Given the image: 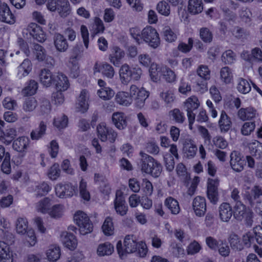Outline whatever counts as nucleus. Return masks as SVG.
Segmentation results:
<instances>
[{
  "label": "nucleus",
  "mask_w": 262,
  "mask_h": 262,
  "mask_svg": "<svg viewBox=\"0 0 262 262\" xmlns=\"http://www.w3.org/2000/svg\"><path fill=\"white\" fill-rule=\"evenodd\" d=\"M139 155L140 158L138 165L141 171L155 178L158 177L162 170L161 164L153 157L143 151H140Z\"/></svg>",
  "instance_id": "f257e3e1"
},
{
  "label": "nucleus",
  "mask_w": 262,
  "mask_h": 262,
  "mask_svg": "<svg viewBox=\"0 0 262 262\" xmlns=\"http://www.w3.org/2000/svg\"><path fill=\"white\" fill-rule=\"evenodd\" d=\"M121 83L127 84L131 80H139L142 74V70L138 67H130L128 64H122L119 72Z\"/></svg>",
  "instance_id": "f03ea898"
},
{
  "label": "nucleus",
  "mask_w": 262,
  "mask_h": 262,
  "mask_svg": "<svg viewBox=\"0 0 262 262\" xmlns=\"http://www.w3.org/2000/svg\"><path fill=\"white\" fill-rule=\"evenodd\" d=\"M138 243L136 237L133 234L125 236L123 246L122 242H118L116 246L117 250L119 256L122 259L127 254L135 252L137 249Z\"/></svg>",
  "instance_id": "7ed1b4c3"
},
{
  "label": "nucleus",
  "mask_w": 262,
  "mask_h": 262,
  "mask_svg": "<svg viewBox=\"0 0 262 262\" xmlns=\"http://www.w3.org/2000/svg\"><path fill=\"white\" fill-rule=\"evenodd\" d=\"M74 220L79 227V230L81 234L85 235L92 231L93 224L87 214L83 211H77L74 214Z\"/></svg>",
  "instance_id": "20e7f679"
},
{
  "label": "nucleus",
  "mask_w": 262,
  "mask_h": 262,
  "mask_svg": "<svg viewBox=\"0 0 262 262\" xmlns=\"http://www.w3.org/2000/svg\"><path fill=\"white\" fill-rule=\"evenodd\" d=\"M142 42L147 43L150 47L155 49L160 45V38L156 30L151 26H147L141 31Z\"/></svg>",
  "instance_id": "39448f33"
},
{
  "label": "nucleus",
  "mask_w": 262,
  "mask_h": 262,
  "mask_svg": "<svg viewBox=\"0 0 262 262\" xmlns=\"http://www.w3.org/2000/svg\"><path fill=\"white\" fill-rule=\"evenodd\" d=\"M132 99L135 100V106L142 108L145 104V100L148 97L149 94L144 88L139 89L135 85H132L129 89Z\"/></svg>",
  "instance_id": "423d86ee"
},
{
  "label": "nucleus",
  "mask_w": 262,
  "mask_h": 262,
  "mask_svg": "<svg viewBox=\"0 0 262 262\" xmlns=\"http://www.w3.org/2000/svg\"><path fill=\"white\" fill-rule=\"evenodd\" d=\"M97 136L102 142L108 140L114 143L117 137V133L112 128L106 126L104 123L99 124L97 127Z\"/></svg>",
  "instance_id": "0eeeda50"
},
{
  "label": "nucleus",
  "mask_w": 262,
  "mask_h": 262,
  "mask_svg": "<svg viewBox=\"0 0 262 262\" xmlns=\"http://www.w3.org/2000/svg\"><path fill=\"white\" fill-rule=\"evenodd\" d=\"M260 228V226L255 227L253 228V232H248L243 235V242L245 246L250 247L252 244L255 245V241L259 245H262V234L257 232Z\"/></svg>",
  "instance_id": "6e6552de"
},
{
  "label": "nucleus",
  "mask_w": 262,
  "mask_h": 262,
  "mask_svg": "<svg viewBox=\"0 0 262 262\" xmlns=\"http://www.w3.org/2000/svg\"><path fill=\"white\" fill-rule=\"evenodd\" d=\"M218 179H208L207 182V197L210 202L215 204L219 201Z\"/></svg>",
  "instance_id": "1a4fd4ad"
},
{
  "label": "nucleus",
  "mask_w": 262,
  "mask_h": 262,
  "mask_svg": "<svg viewBox=\"0 0 262 262\" xmlns=\"http://www.w3.org/2000/svg\"><path fill=\"white\" fill-rule=\"evenodd\" d=\"M230 157V164L232 169L235 172L242 171L246 165V162L241 154L237 151H233Z\"/></svg>",
  "instance_id": "9d476101"
},
{
  "label": "nucleus",
  "mask_w": 262,
  "mask_h": 262,
  "mask_svg": "<svg viewBox=\"0 0 262 262\" xmlns=\"http://www.w3.org/2000/svg\"><path fill=\"white\" fill-rule=\"evenodd\" d=\"M114 203L115 210L118 214L121 216H124L126 214L128 206L121 191H117Z\"/></svg>",
  "instance_id": "9b49d317"
},
{
  "label": "nucleus",
  "mask_w": 262,
  "mask_h": 262,
  "mask_svg": "<svg viewBox=\"0 0 262 262\" xmlns=\"http://www.w3.org/2000/svg\"><path fill=\"white\" fill-rule=\"evenodd\" d=\"M192 208L197 216L201 217L205 215L206 211V201L204 197L196 196L192 202Z\"/></svg>",
  "instance_id": "f8f14e48"
},
{
  "label": "nucleus",
  "mask_w": 262,
  "mask_h": 262,
  "mask_svg": "<svg viewBox=\"0 0 262 262\" xmlns=\"http://www.w3.org/2000/svg\"><path fill=\"white\" fill-rule=\"evenodd\" d=\"M30 35L37 41L43 42L46 39V34L41 27L35 23H31L27 28Z\"/></svg>",
  "instance_id": "ddd939ff"
},
{
  "label": "nucleus",
  "mask_w": 262,
  "mask_h": 262,
  "mask_svg": "<svg viewBox=\"0 0 262 262\" xmlns=\"http://www.w3.org/2000/svg\"><path fill=\"white\" fill-rule=\"evenodd\" d=\"M219 217L221 221L228 223L233 216V209L228 203H222L219 206Z\"/></svg>",
  "instance_id": "4468645a"
},
{
  "label": "nucleus",
  "mask_w": 262,
  "mask_h": 262,
  "mask_svg": "<svg viewBox=\"0 0 262 262\" xmlns=\"http://www.w3.org/2000/svg\"><path fill=\"white\" fill-rule=\"evenodd\" d=\"M56 195L60 198L70 197L73 195L75 187L71 184L62 185L59 184L55 187Z\"/></svg>",
  "instance_id": "2eb2a0df"
},
{
  "label": "nucleus",
  "mask_w": 262,
  "mask_h": 262,
  "mask_svg": "<svg viewBox=\"0 0 262 262\" xmlns=\"http://www.w3.org/2000/svg\"><path fill=\"white\" fill-rule=\"evenodd\" d=\"M53 83L55 84L56 89L59 91H65L70 86L67 76L60 72L55 74Z\"/></svg>",
  "instance_id": "dca6fc26"
},
{
  "label": "nucleus",
  "mask_w": 262,
  "mask_h": 262,
  "mask_svg": "<svg viewBox=\"0 0 262 262\" xmlns=\"http://www.w3.org/2000/svg\"><path fill=\"white\" fill-rule=\"evenodd\" d=\"M61 240L63 245L71 250H74L77 247V239L72 233L67 231L62 232L61 234Z\"/></svg>",
  "instance_id": "f3484780"
},
{
  "label": "nucleus",
  "mask_w": 262,
  "mask_h": 262,
  "mask_svg": "<svg viewBox=\"0 0 262 262\" xmlns=\"http://www.w3.org/2000/svg\"><path fill=\"white\" fill-rule=\"evenodd\" d=\"M40 83L46 87H49L53 83L55 74L52 73L47 69L41 70L39 74Z\"/></svg>",
  "instance_id": "a211bd4d"
},
{
  "label": "nucleus",
  "mask_w": 262,
  "mask_h": 262,
  "mask_svg": "<svg viewBox=\"0 0 262 262\" xmlns=\"http://www.w3.org/2000/svg\"><path fill=\"white\" fill-rule=\"evenodd\" d=\"M54 44L56 50L60 52H64L67 51L69 45L66 38L60 33H55L54 37Z\"/></svg>",
  "instance_id": "6ab92c4d"
},
{
  "label": "nucleus",
  "mask_w": 262,
  "mask_h": 262,
  "mask_svg": "<svg viewBox=\"0 0 262 262\" xmlns=\"http://www.w3.org/2000/svg\"><path fill=\"white\" fill-rule=\"evenodd\" d=\"M257 115L256 110L252 107L242 108L237 112L238 118L243 121L252 120Z\"/></svg>",
  "instance_id": "aec40b11"
},
{
  "label": "nucleus",
  "mask_w": 262,
  "mask_h": 262,
  "mask_svg": "<svg viewBox=\"0 0 262 262\" xmlns=\"http://www.w3.org/2000/svg\"><path fill=\"white\" fill-rule=\"evenodd\" d=\"M0 20L10 24L15 22V17L7 4L3 5L0 8Z\"/></svg>",
  "instance_id": "412c9836"
},
{
  "label": "nucleus",
  "mask_w": 262,
  "mask_h": 262,
  "mask_svg": "<svg viewBox=\"0 0 262 262\" xmlns=\"http://www.w3.org/2000/svg\"><path fill=\"white\" fill-rule=\"evenodd\" d=\"M29 144V139L23 136L15 139L12 144L14 150L19 152H26Z\"/></svg>",
  "instance_id": "4be33fe9"
},
{
  "label": "nucleus",
  "mask_w": 262,
  "mask_h": 262,
  "mask_svg": "<svg viewBox=\"0 0 262 262\" xmlns=\"http://www.w3.org/2000/svg\"><path fill=\"white\" fill-rule=\"evenodd\" d=\"M232 209L233 217L238 221H242L244 220V214L249 209L247 208L242 202H238L235 204Z\"/></svg>",
  "instance_id": "5701e85b"
},
{
  "label": "nucleus",
  "mask_w": 262,
  "mask_h": 262,
  "mask_svg": "<svg viewBox=\"0 0 262 262\" xmlns=\"http://www.w3.org/2000/svg\"><path fill=\"white\" fill-rule=\"evenodd\" d=\"M124 55L125 53L122 49L118 47H115L109 55V60L115 66L117 67L119 65L121 59L124 57Z\"/></svg>",
  "instance_id": "b1692460"
},
{
  "label": "nucleus",
  "mask_w": 262,
  "mask_h": 262,
  "mask_svg": "<svg viewBox=\"0 0 262 262\" xmlns=\"http://www.w3.org/2000/svg\"><path fill=\"white\" fill-rule=\"evenodd\" d=\"M112 121L115 126L119 129H123L127 125L126 118L123 113H114L112 115Z\"/></svg>",
  "instance_id": "393cba45"
},
{
  "label": "nucleus",
  "mask_w": 262,
  "mask_h": 262,
  "mask_svg": "<svg viewBox=\"0 0 262 262\" xmlns=\"http://www.w3.org/2000/svg\"><path fill=\"white\" fill-rule=\"evenodd\" d=\"M232 122L230 118L226 112L222 111L219 121V125L221 132H227L231 127Z\"/></svg>",
  "instance_id": "a878e982"
},
{
  "label": "nucleus",
  "mask_w": 262,
  "mask_h": 262,
  "mask_svg": "<svg viewBox=\"0 0 262 262\" xmlns=\"http://www.w3.org/2000/svg\"><path fill=\"white\" fill-rule=\"evenodd\" d=\"M12 255L9 246L4 242H0V262H12Z\"/></svg>",
  "instance_id": "bb28decb"
},
{
  "label": "nucleus",
  "mask_w": 262,
  "mask_h": 262,
  "mask_svg": "<svg viewBox=\"0 0 262 262\" xmlns=\"http://www.w3.org/2000/svg\"><path fill=\"white\" fill-rule=\"evenodd\" d=\"M116 102L123 106H129L132 103V99L130 93L126 92H119L115 97Z\"/></svg>",
  "instance_id": "cd10ccee"
},
{
  "label": "nucleus",
  "mask_w": 262,
  "mask_h": 262,
  "mask_svg": "<svg viewBox=\"0 0 262 262\" xmlns=\"http://www.w3.org/2000/svg\"><path fill=\"white\" fill-rule=\"evenodd\" d=\"M32 70V63L28 59H25L18 67L17 76L19 78L27 76Z\"/></svg>",
  "instance_id": "c85d7f7f"
},
{
  "label": "nucleus",
  "mask_w": 262,
  "mask_h": 262,
  "mask_svg": "<svg viewBox=\"0 0 262 262\" xmlns=\"http://www.w3.org/2000/svg\"><path fill=\"white\" fill-rule=\"evenodd\" d=\"M114 251V246L109 242L100 244L97 248V253L99 256L111 255Z\"/></svg>",
  "instance_id": "c756f323"
},
{
  "label": "nucleus",
  "mask_w": 262,
  "mask_h": 262,
  "mask_svg": "<svg viewBox=\"0 0 262 262\" xmlns=\"http://www.w3.org/2000/svg\"><path fill=\"white\" fill-rule=\"evenodd\" d=\"M47 125L46 123L42 121L39 124L38 127L35 129L32 130L30 134V137L33 140H38L41 138L46 134Z\"/></svg>",
  "instance_id": "7c9ffc66"
},
{
  "label": "nucleus",
  "mask_w": 262,
  "mask_h": 262,
  "mask_svg": "<svg viewBox=\"0 0 262 262\" xmlns=\"http://www.w3.org/2000/svg\"><path fill=\"white\" fill-rule=\"evenodd\" d=\"M246 195L250 204L252 205L254 200L258 199L260 196L262 195L261 187L258 185H254L250 192H246Z\"/></svg>",
  "instance_id": "2f4dec72"
},
{
  "label": "nucleus",
  "mask_w": 262,
  "mask_h": 262,
  "mask_svg": "<svg viewBox=\"0 0 262 262\" xmlns=\"http://www.w3.org/2000/svg\"><path fill=\"white\" fill-rule=\"evenodd\" d=\"M51 206V200L49 198H45L36 204L37 211L42 213H48Z\"/></svg>",
  "instance_id": "473e14b6"
},
{
  "label": "nucleus",
  "mask_w": 262,
  "mask_h": 262,
  "mask_svg": "<svg viewBox=\"0 0 262 262\" xmlns=\"http://www.w3.org/2000/svg\"><path fill=\"white\" fill-rule=\"evenodd\" d=\"M57 11L61 16L66 17L70 12V4L68 0H56Z\"/></svg>",
  "instance_id": "72a5a7b5"
},
{
  "label": "nucleus",
  "mask_w": 262,
  "mask_h": 262,
  "mask_svg": "<svg viewBox=\"0 0 262 262\" xmlns=\"http://www.w3.org/2000/svg\"><path fill=\"white\" fill-rule=\"evenodd\" d=\"M15 229L18 234L24 235L29 230L28 223L26 218L18 217L15 223Z\"/></svg>",
  "instance_id": "f704fd0d"
},
{
  "label": "nucleus",
  "mask_w": 262,
  "mask_h": 262,
  "mask_svg": "<svg viewBox=\"0 0 262 262\" xmlns=\"http://www.w3.org/2000/svg\"><path fill=\"white\" fill-rule=\"evenodd\" d=\"M164 204L171 211V213L177 214L180 212V207L179 203L172 197L170 196L166 199Z\"/></svg>",
  "instance_id": "c9c22d12"
},
{
  "label": "nucleus",
  "mask_w": 262,
  "mask_h": 262,
  "mask_svg": "<svg viewBox=\"0 0 262 262\" xmlns=\"http://www.w3.org/2000/svg\"><path fill=\"white\" fill-rule=\"evenodd\" d=\"M48 260L56 261L60 256V249L58 246L51 245L49 247L46 253Z\"/></svg>",
  "instance_id": "e433bc0d"
},
{
  "label": "nucleus",
  "mask_w": 262,
  "mask_h": 262,
  "mask_svg": "<svg viewBox=\"0 0 262 262\" xmlns=\"http://www.w3.org/2000/svg\"><path fill=\"white\" fill-rule=\"evenodd\" d=\"M203 9L202 0H189L188 10L190 13L196 14L201 13Z\"/></svg>",
  "instance_id": "4c0bfd02"
},
{
  "label": "nucleus",
  "mask_w": 262,
  "mask_h": 262,
  "mask_svg": "<svg viewBox=\"0 0 262 262\" xmlns=\"http://www.w3.org/2000/svg\"><path fill=\"white\" fill-rule=\"evenodd\" d=\"M101 229L106 236H111L114 234V227L112 217L108 216L105 218Z\"/></svg>",
  "instance_id": "58836bf2"
},
{
  "label": "nucleus",
  "mask_w": 262,
  "mask_h": 262,
  "mask_svg": "<svg viewBox=\"0 0 262 262\" xmlns=\"http://www.w3.org/2000/svg\"><path fill=\"white\" fill-rule=\"evenodd\" d=\"M38 105L37 101L34 97H29L25 99L23 104V110L26 113L32 112L36 108Z\"/></svg>",
  "instance_id": "ea45409f"
},
{
  "label": "nucleus",
  "mask_w": 262,
  "mask_h": 262,
  "mask_svg": "<svg viewBox=\"0 0 262 262\" xmlns=\"http://www.w3.org/2000/svg\"><path fill=\"white\" fill-rule=\"evenodd\" d=\"M249 148L251 155L257 156L258 158L262 157V143L255 140L249 144Z\"/></svg>",
  "instance_id": "a19ab883"
},
{
  "label": "nucleus",
  "mask_w": 262,
  "mask_h": 262,
  "mask_svg": "<svg viewBox=\"0 0 262 262\" xmlns=\"http://www.w3.org/2000/svg\"><path fill=\"white\" fill-rule=\"evenodd\" d=\"M51 187L46 182H43L35 185L34 191L37 196L46 195L51 190Z\"/></svg>",
  "instance_id": "79ce46f5"
},
{
  "label": "nucleus",
  "mask_w": 262,
  "mask_h": 262,
  "mask_svg": "<svg viewBox=\"0 0 262 262\" xmlns=\"http://www.w3.org/2000/svg\"><path fill=\"white\" fill-rule=\"evenodd\" d=\"M228 241L232 249L241 251L244 248L243 245L241 243L240 239L237 234L235 233L230 234Z\"/></svg>",
  "instance_id": "37998d69"
},
{
  "label": "nucleus",
  "mask_w": 262,
  "mask_h": 262,
  "mask_svg": "<svg viewBox=\"0 0 262 262\" xmlns=\"http://www.w3.org/2000/svg\"><path fill=\"white\" fill-rule=\"evenodd\" d=\"M198 150L196 146L191 141H187L184 145V151L187 157L192 158L194 157Z\"/></svg>",
  "instance_id": "c03bdc74"
},
{
  "label": "nucleus",
  "mask_w": 262,
  "mask_h": 262,
  "mask_svg": "<svg viewBox=\"0 0 262 262\" xmlns=\"http://www.w3.org/2000/svg\"><path fill=\"white\" fill-rule=\"evenodd\" d=\"M236 89L239 93L246 94L251 91V87L248 80L241 78L237 80Z\"/></svg>",
  "instance_id": "a18cd8bd"
},
{
  "label": "nucleus",
  "mask_w": 262,
  "mask_h": 262,
  "mask_svg": "<svg viewBox=\"0 0 262 262\" xmlns=\"http://www.w3.org/2000/svg\"><path fill=\"white\" fill-rule=\"evenodd\" d=\"M200 105L198 98L192 96L188 98L184 102V107L186 111H194L197 109Z\"/></svg>",
  "instance_id": "49530a36"
},
{
  "label": "nucleus",
  "mask_w": 262,
  "mask_h": 262,
  "mask_svg": "<svg viewBox=\"0 0 262 262\" xmlns=\"http://www.w3.org/2000/svg\"><path fill=\"white\" fill-rule=\"evenodd\" d=\"M99 70L105 76L108 78H112L115 74L114 68L107 62L101 64Z\"/></svg>",
  "instance_id": "de8ad7c7"
},
{
  "label": "nucleus",
  "mask_w": 262,
  "mask_h": 262,
  "mask_svg": "<svg viewBox=\"0 0 262 262\" xmlns=\"http://www.w3.org/2000/svg\"><path fill=\"white\" fill-rule=\"evenodd\" d=\"M160 97L167 106H171L176 99L174 94L169 90L161 92Z\"/></svg>",
  "instance_id": "09e8293b"
},
{
  "label": "nucleus",
  "mask_w": 262,
  "mask_h": 262,
  "mask_svg": "<svg viewBox=\"0 0 262 262\" xmlns=\"http://www.w3.org/2000/svg\"><path fill=\"white\" fill-rule=\"evenodd\" d=\"M64 209L63 205L60 204L55 205L50 208L48 214L53 218H60L63 215Z\"/></svg>",
  "instance_id": "8fccbe9b"
},
{
  "label": "nucleus",
  "mask_w": 262,
  "mask_h": 262,
  "mask_svg": "<svg viewBox=\"0 0 262 262\" xmlns=\"http://www.w3.org/2000/svg\"><path fill=\"white\" fill-rule=\"evenodd\" d=\"M157 11L161 15L168 16L170 13V8L169 4L165 1L159 2L156 7Z\"/></svg>",
  "instance_id": "3c124183"
},
{
  "label": "nucleus",
  "mask_w": 262,
  "mask_h": 262,
  "mask_svg": "<svg viewBox=\"0 0 262 262\" xmlns=\"http://www.w3.org/2000/svg\"><path fill=\"white\" fill-rule=\"evenodd\" d=\"M200 38L205 43H210L212 41L213 34L209 29L206 27L200 29Z\"/></svg>",
  "instance_id": "603ef678"
},
{
  "label": "nucleus",
  "mask_w": 262,
  "mask_h": 262,
  "mask_svg": "<svg viewBox=\"0 0 262 262\" xmlns=\"http://www.w3.org/2000/svg\"><path fill=\"white\" fill-rule=\"evenodd\" d=\"M51 105L49 100L41 98L40 101L39 111L41 115H48L51 111Z\"/></svg>",
  "instance_id": "864d4df0"
},
{
  "label": "nucleus",
  "mask_w": 262,
  "mask_h": 262,
  "mask_svg": "<svg viewBox=\"0 0 262 262\" xmlns=\"http://www.w3.org/2000/svg\"><path fill=\"white\" fill-rule=\"evenodd\" d=\"M97 94L104 100H109L114 96L115 92L108 87H104L97 91Z\"/></svg>",
  "instance_id": "5fc2aeb1"
},
{
  "label": "nucleus",
  "mask_w": 262,
  "mask_h": 262,
  "mask_svg": "<svg viewBox=\"0 0 262 262\" xmlns=\"http://www.w3.org/2000/svg\"><path fill=\"white\" fill-rule=\"evenodd\" d=\"M38 88V84L34 80L30 81L28 85L26 86L22 91V93L25 95H34Z\"/></svg>",
  "instance_id": "6e6d98bb"
},
{
  "label": "nucleus",
  "mask_w": 262,
  "mask_h": 262,
  "mask_svg": "<svg viewBox=\"0 0 262 262\" xmlns=\"http://www.w3.org/2000/svg\"><path fill=\"white\" fill-rule=\"evenodd\" d=\"M220 76L222 80L226 83H229L232 79V73L228 67H225L221 69Z\"/></svg>",
  "instance_id": "4d7b16f0"
},
{
  "label": "nucleus",
  "mask_w": 262,
  "mask_h": 262,
  "mask_svg": "<svg viewBox=\"0 0 262 262\" xmlns=\"http://www.w3.org/2000/svg\"><path fill=\"white\" fill-rule=\"evenodd\" d=\"M239 15L242 20L245 23L251 22L252 17V14L250 10L247 7L242 8L239 11Z\"/></svg>",
  "instance_id": "13d9d810"
},
{
  "label": "nucleus",
  "mask_w": 262,
  "mask_h": 262,
  "mask_svg": "<svg viewBox=\"0 0 262 262\" xmlns=\"http://www.w3.org/2000/svg\"><path fill=\"white\" fill-rule=\"evenodd\" d=\"M222 60L226 64H231L235 60V54L232 50H227L223 53Z\"/></svg>",
  "instance_id": "bf43d9fd"
},
{
  "label": "nucleus",
  "mask_w": 262,
  "mask_h": 262,
  "mask_svg": "<svg viewBox=\"0 0 262 262\" xmlns=\"http://www.w3.org/2000/svg\"><path fill=\"white\" fill-rule=\"evenodd\" d=\"M16 135L17 132L15 128L12 127L8 128L4 132V140L8 145Z\"/></svg>",
  "instance_id": "052dcab7"
},
{
  "label": "nucleus",
  "mask_w": 262,
  "mask_h": 262,
  "mask_svg": "<svg viewBox=\"0 0 262 262\" xmlns=\"http://www.w3.org/2000/svg\"><path fill=\"white\" fill-rule=\"evenodd\" d=\"M86 188V182L83 179H81L79 184L80 195L84 200L89 201L90 199V194Z\"/></svg>",
  "instance_id": "680f3d73"
},
{
  "label": "nucleus",
  "mask_w": 262,
  "mask_h": 262,
  "mask_svg": "<svg viewBox=\"0 0 262 262\" xmlns=\"http://www.w3.org/2000/svg\"><path fill=\"white\" fill-rule=\"evenodd\" d=\"M163 34L164 39L168 42L174 41L177 39L176 34L172 30L169 26H165L163 28Z\"/></svg>",
  "instance_id": "e2e57ef3"
},
{
  "label": "nucleus",
  "mask_w": 262,
  "mask_h": 262,
  "mask_svg": "<svg viewBox=\"0 0 262 262\" xmlns=\"http://www.w3.org/2000/svg\"><path fill=\"white\" fill-rule=\"evenodd\" d=\"M172 119L178 123H183L185 120L184 113L178 108H174L170 112Z\"/></svg>",
  "instance_id": "0e129e2a"
},
{
  "label": "nucleus",
  "mask_w": 262,
  "mask_h": 262,
  "mask_svg": "<svg viewBox=\"0 0 262 262\" xmlns=\"http://www.w3.org/2000/svg\"><path fill=\"white\" fill-rule=\"evenodd\" d=\"M60 169L58 164H53L49 169L48 176L50 179L56 180L60 175Z\"/></svg>",
  "instance_id": "69168bd1"
},
{
  "label": "nucleus",
  "mask_w": 262,
  "mask_h": 262,
  "mask_svg": "<svg viewBox=\"0 0 262 262\" xmlns=\"http://www.w3.org/2000/svg\"><path fill=\"white\" fill-rule=\"evenodd\" d=\"M198 76L205 80H209L210 78V71L206 66L201 65L197 70Z\"/></svg>",
  "instance_id": "338daca9"
},
{
  "label": "nucleus",
  "mask_w": 262,
  "mask_h": 262,
  "mask_svg": "<svg viewBox=\"0 0 262 262\" xmlns=\"http://www.w3.org/2000/svg\"><path fill=\"white\" fill-rule=\"evenodd\" d=\"M34 53L36 58L39 61H43L46 59L45 49L38 44L34 45Z\"/></svg>",
  "instance_id": "774afa93"
}]
</instances>
